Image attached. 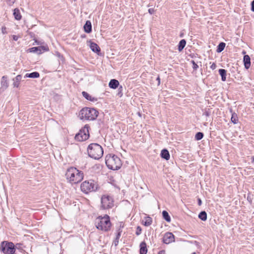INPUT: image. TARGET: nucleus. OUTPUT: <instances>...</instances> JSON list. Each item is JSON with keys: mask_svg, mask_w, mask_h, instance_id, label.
<instances>
[{"mask_svg": "<svg viewBox=\"0 0 254 254\" xmlns=\"http://www.w3.org/2000/svg\"><path fill=\"white\" fill-rule=\"evenodd\" d=\"M65 175L67 181L72 185L80 182L84 177V174L81 171L73 167L66 170Z\"/></svg>", "mask_w": 254, "mask_h": 254, "instance_id": "obj_1", "label": "nucleus"}, {"mask_svg": "<svg viewBox=\"0 0 254 254\" xmlns=\"http://www.w3.org/2000/svg\"><path fill=\"white\" fill-rule=\"evenodd\" d=\"M87 152L89 156L95 160L100 159L103 155V149L98 143H93L90 144L87 148Z\"/></svg>", "mask_w": 254, "mask_h": 254, "instance_id": "obj_2", "label": "nucleus"}, {"mask_svg": "<svg viewBox=\"0 0 254 254\" xmlns=\"http://www.w3.org/2000/svg\"><path fill=\"white\" fill-rule=\"evenodd\" d=\"M98 114V111L94 108L85 107L80 111L79 117L82 120L93 121L97 118Z\"/></svg>", "mask_w": 254, "mask_h": 254, "instance_id": "obj_3", "label": "nucleus"}, {"mask_svg": "<svg viewBox=\"0 0 254 254\" xmlns=\"http://www.w3.org/2000/svg\"><path fill=\"white\" fill-rule=\"evenodd\" d=\"M105 162L107 167L111 170H117L122 165L120 158L114 154H108L106 156Z\"/></svg>", "mask_w": 254, "mask_h": 254, "instance_id": "obj_4", "label": "nucleus"}, {"mask_svg": "<svg viewBox=\"0 0 254 254\" xmlns=\"http://www.w3.org/2000/svg\"><path fill=\"white\" fill-rule=\"evenodd\" d=\"M97 229L103 231H108L111 227L110 217L105 215L104 216L98 217L95 222Z\"/></svg>", "mask_w": 254, "mask_h": 254, "instance_id": "obj_5", "label": "nucleus"}, {"mask_svg": "<svg viewBox=\"0 0 254 254\" xmlns=\"http://www.w3.org/2000/svg\"><path fill=\"white\" fill-rule=\"evenodd\" d=\"M98 188L97 183L93 180L85 181L80 185L81 190L85 194L96 191Z\"/></svg>", "mask_w": 254, "mask_h": 254, "instance_id": "obj_6", "label": "nucleus"}, {"mask_svg": "<svg viewBox=\"0 0 254 254\" xmlns=\"http://www.w3.org/2000/svg\"><path fill=\"white\" fill-rule=\"evenodd\" d=\"M14 246L12 242L3 241L0 244V252L4 254H14Z\"/></svg>", "mask_w": 254, "mask_h": 254, "instance_id": "obj_7", "label": "nucleus"}, {"mask_svg": "<svg viewBox=\"0 0 254 254\" xmlns=\"http://www.w3.org/2000/svg\"><path fill=\"white\" fill-rule=\"evenodd\" d=\"M89 127L87 125L82 127L79 132L75 135V140L79 141L87 140L89 137Z\"/></svg>", "mask_w": 254, "mask_h": 254, "instance_id": "obj_8", "label": "nucleus"}, {"mask_svg": "<svg viewBox=\"0 0 254 254\" xmlns=\"http://www.w3.org/2000/svg\"><path fill=\"white\" fill-rule=\"evenodd\" d=\"M101 207L103 209H108L114 206V199L113 197L108 195H104L101 199Z\"/></svg>", "mask_w": 254, "mask_h": 254, "instance_id": "obj_9", "label": "nucleus"}, {"mask_svg": "<svg viewBox=\"0 0 254 254\" xmlns=\"http://www.w3.org/2000/svg\"><path fill=\"white\" fill-rule=\"evenodd\" d=\"M174 241L175 237L172 233L167 232L165 234L163 238V242L164 243L168 244Z\"/></svg>", "mask_w": 254, "mask_h": 254, "instance_id": "obj_10", "label": "nucleus"}, {"mask_svg": "<svg viewBox=\"0 0 254 254\" xmlns=\"http://www.w3.org/2000/svg\"><path fill=\"white\" fill-rule=\"evenodd\" d=\"M42 50L44 51H47L46 48L45 47L41 46L37 47H32L29 49L30 52L36 53L38 54L42 53Z\"/></svg>", "mask_w": 254, "mask_h": 254, "instance_id": "obj_11", "label": "nucleus"}, {"mask_svg": "<svg viewBox=\"0 0 254 254\" xmlns=\"http://www.w3.org/2000/svg\"><path fill=\"white\" fill-rule=\"evenodd\" d=\"M243 62L245 67L248 69L251 66V59L249 55H245L244 56Z\"/></svg>", "mask_w": 254, "mask_h": 254, "instance_id": "obj_12", "label": "nucleus"}, {"mask_svg": "<svg viewBox=\"0 0 254 254\" xmlns=\"http://www.w3.org/2000/svg\"><path fill=\"white\" fill-rule=\"evenodd\" d=\"M82 96L87 100L92 101V102H96L97 101V98L92 97L90 95H89L87 92L85 91H83L82 92Z\"/></svg>", "mask_w": 254, "mask_h": 254, "instance_id": "obj_13", "label": "nucleus"}, {"mask_svg": "<svg viewBox=\"0 0 254 254\" xmlns=\"http://www.w3.org/2000/svg\"><path fill=\"white\" fill-rule=\"evenodd\" d=\"M90 48L91 50L95 53H99L100 52V48L99 46L94 42H90Z\"/></svg>", "mask_w": 254, "mask_h": 254, "instance_id": "obj_14", "label": "nucleus"}, {"mask_svg": "<svg viewBox=\"0 0 254 254\" xmlns=\"http://www.w3.org/2000/svg\"><path fill=\"white\" fill-rule=\"evenodd\" d=\"M119 85V82L118 80L113 79L110 80L109 83V86L112 89H116Z\"/></svg>", "mask_w": 254, "mask_h": 254, "instance_id": "obj_15", "label": "nucleus"}, {"mask_svg": "<svg viewBox=\"0 0 254 254\" xmlns=\"http://www.w3.org/2000/svg\"><path fill=\"white\" fill-rule=\"evenodd\" d=\"M84 31L87 33H90L92 31V25L91 22L89 20L86 21L84 25Z\"/></svg>", "mask_w": 254, "mask_h": 254, "instance_id": "obj_16", "label": "nucleus"}, {"mask_svg": "<svg viewBox=\"0 0 254 254\" xmlns=\"http://www.w3.org/2000/svg\"><path fill=\"white\" fill-rule=\"evenodd\" d=\"M161 156L162 158L168 160L170 159V156L168 150L166 149H163L161 152Z\"/></svg>", "mask_w": 254, "mask_h": 254, "instance_id": "obj_17", "label": "nucleus"}, {"mask_svg": "<svg viewBox=\"0 0 254 254\" xmlns=\"http://www.w3.org/2000/svg\"><path fill=\"white\" fill-rule=\"evenodd\" d=\"M147 249L145 242H141L140 244V254H146Z\"/></svg>", "mask_w": 254, "mask_h": 254, "instance_id": "obj_18", "label": "nucleus"}, {"mask_svg": "<svg viewBox=\"0 0 254 254\" xmlns=\"http://www.w3.org/2000/svg\"><path fill=\"white\" fill-rule=\"evenodd\" d=\"M24 248V246H23V244L17 243L14 246V252H15L16 249H17L19 251V253H23L25 252V251L23 249Z\"/></svg>", "mask_w": 254, "mask_h": 254, "instance_id": "obj_19", "label": "nucleus"}, {"mask_svg": "<svg viewBox=\"0 0 254 254\" xmlns=\"http://www.w3.org/2000/svg\"><path fill=\"white\" fill-rule=\"evenodd\" d=\"M152 222V219L150 217L147 216L144 217V219L142 221L143 224L145 226H150Z\"/></svg>", "mask_w": 254, "mask_h": 254, "instance_id": "obj_20", "label": "nucleus"}, {"mask_svg": "<svg viewBox=\"0 0 254 254\" xmlns=\"http://www.w3.org/2000/svg\"><path fill=\"white\" fill-rule=\"evenodd\" d=\"M13 15L15 19L19 20L21 19V15L19 10L18 8H15L13 10Z\"/></svg>", "mask_w": 254, "mask_h": 254, "instance_id": "obj_21", "label": "nucleus"}, {"mask_svg": "<svg viewBox=\"0 0 254 254\" xmlns=\"http://www.w3.org/2000/svg\"><path fill=\"white\" fill-rule=\"evenodd\" d=\"M40 76V74L37 71H34L30 73H26L25 77L32 78H38Z\"/></svg>", "mask_w": 254, "mask_h": 254, "instance_id": "obj_22", "label": "nucleus"}, {"mask_svg": "<svg viewBox=\"0 0 254 254\" xmlns=\"http://www.w3.org/2000/svg\"><path fill=\"white\" fill-rule=\"evenodd\" d=\"M7 79V77L6 76H3L1 78V84L2 87H4L5 89L8 86Z\"/></svg>", "mask_w": 254, "mask_h": 254, "instance_id": "obj_23", "label": "nucleus"}, {"mask_svg": "<svg viewBox=\"0 0 254 254\" xmlns=\"http://www.w3.org/2000/svg\"><path fill=\"white\" fill-rule=\"evenodd\" d=\"M219 73L221 76V80L225 81L226 80V70L224 69H219Z\"/></svg>", "mask_w": 254, "mask_h": 254, "instance_id": "obj_24", "label": "nucleus"}, {"mask_svg": "<svg viewBox=\"0 0 254 254\" xmlns=\"http://www.w3.org/2000/svg\"><path fill=\"white\" fill-rule=\"evenodd\" d=\"M22 78V76L21 75H18L16 77L13 79V86L16 87H18L19 85V82Z\"/></svg>", "mask_w": 254, "mask_h": 254, "instance_id": "obj_25", "label": "nucleus"}, {"mask_svg": "<svg viewBox=\"0 0 254 254\" xmlns=\"http://www.w3.org/2000/svg\"><path fill=\"white\" fill-rule=\"evenodd\" d=\"M186 45V41L185 39L181 40L178 45L179 51H182Z\"/></svg>", "mask_w": 254, "mask_h": 254, "instance_id": "obj_26", "label": "nucleus"}, {"mask_svg": "<svg viewBox=\"0 0 254 254\" xmlns=\"http://www.w3.org/2000/svg\"><path fill=\"white\" fill-rule=\"evenodd\" d=\"M226 44L224 42H221L217 46L216 51L217 53H220L223 51L225 47Z\"/></svg>", "mask_w": 254, "mask_h": 254, "instance_id": "obj_27", "label": "nucleus"}, {"mask_svg": "<svg viewBox=\"0 0 254 254\" xmlns=\"http://www.w3.org/2000/svg\"><path fill=\"white\" fill-rule=\"evenodd\" d=\"M198 218L202 221H206L207 219V213L205 211H202L198 214Z\"/></svg>", "mask_w": 254, "mask_h": 254, "instance_id": "obj_28", "label": "nucleus"}, {"mask_svg": "<svg viewBox=\"0 0 254 254\" xmlns=\"http://www.w3.org/2000/svg\"><path fill=\"white\" fill-rule=\"evenodd\" d=\"M162 216L163 218L168 222L171 221V218L169 215V213L165 210L163 211Z\"/></svg>", "mask_w": 254, "mask_h": 254, "instance_id": "obj_29", "label": "nucleus"}, {"mask_svg": "<svg viewBox=\"0 0 254 254\" xmlns=\"http://www.w3.org/2000/svg\"><path fill=\"white\" fill-rule=\"evenodd\" d=\"M231 120L232 122L234 124H236L238 123V118L237 115L236 113H233L232 114Z\"/></svg>", "mask_w": 254, "mask_h": 254, "instance_id": "obj_30", "label": "nucleus"}, {"mask_svg": "<svg viewBox=\"0 0 254 254\" xmlns=\"http://www.w3.org/2000/svg\"><path fill=\"white\" fill-rule=\"evenodd\" d=\"M203 136H204V135L202 132H198L195 134V139L196 140H199L203 138Z\"/></svg>", "mask_w": 254, "mask_h": 254, "instance_id": "obj_31", "label": "nucleus"}, {"mask_svg": "<svg viewBox=\"0 0 254 254\" xmlns=\"http://www.w3.org/2000/svg\"><path fill=\"white\" fill-rule=\"evenodd\" d=\"M190 62L192 64V68L193 70H196L198 68V65L195 63V62L193 60L191 61Z\"/></svg>", "mask_w": 254, "mask_h": 254, "instance_id": "obj_32", "label": "nucleus"}, {"mask_svg": "<svg viewBox=\"0 0 254 254\" xmlns=\"http://www.w3.org/2000/svg\"><path fill=\"white\" fill-rule=\"evenodd\" d=\"M142 229L140 226H137L135 232V234L137 236L139 235L141 233Z\"/></svg>", "mask_w": 254, "mask_h": 254, "instance_id": "obj_33", "label": "nucleus"}, {"mask_svg": "<svg viewBox=\"0 0 254 254\" xmlns=\"http://www.w3.org/2000/svg\"><path fill=\"white\" fill-rule=\"evenodd\" d=\"M122 232V228L121 227H120L118 230V233L117 234V235H116V238H117V239H119L120 237H121V233Z\"/></svg>", "mask_w": 254, "mask_h": 254, "instance_id": "obj_34", "label": "nucleus"}, {"mask_svg": "<svg viewBox=\"0 0 254 254\" xmlns=\"http://www.w3.org/2000/svg\"><path fill=\"white\" fill-rule=\"evenodd\" d=\"M15 0H6L7 4L10 6L12 5L15 2Z\"/></svg>", "mask_w": 254, "mask_h": 254, "instance_id": "obj_35", "label": "nucleus"}, {"mask_svg": "<svg viewBox=\"0 0 254 254\" xmlns=\"http://www.w3.org/2000/svg\"><path fill=\"white\" fill-rule=\"evenodd\" d=\"M1 32L3 34H6L7 33L6 27L5 26H2L1 27Z\"/></svg>", "mask_w": 254, "mask_h": 254, "instance_id": "obj_36", "label": "nucleus"}, {"mask_svg": "<svg viewBox=\"0 0 254 254\" xmlns=\"http://www.w3.org/2000/svg\"><path fill=\"white\" fill-rule=\"evenodd\" d=\"M155 12V10L154 8H149L148 9V12L150 14H152L154 13Z\"/></svg>", "mask_w": 254, "mask_h": 254, "instance_id": "obj_37", "label": "nucleus"}, {"mask_svg": "<svg viewBox=\"0 0 254 254\" xmlns=\"http://www.w3.org/2000/svg\"><path fill=\"white\" fill-rule=\"evenodd\" d=\"M216 65L215 63H213L211 65H210V68L212 69V70H214L216 68Z\"/></svg>", "mask_w": 254, "mask_h": 254, "instance_id": "obj_38", "label": "nucleus"}, {"mask_svg": "<svg viewBox=\"0 0 254 254\" xmlns=\"http://www.w3.org/2000/svg\"><path fill=\"white\" fill-rule=\"evenodd\" d=\"M251 10L254 12V0L251 2Z\"/></svg>", "mask_w": 254, "mask_h": 254, "instance_id": "obj_39", "label": "nucleus"}, {"mask_svg": "<svg viewBox=\"0 0 254 254\" xmlns=\"http://www.w3.org/2000/svg\"><path fill=\"white\" fill-rule=\"evenodd\" d=\"M119 243V239H117V238H116L115 239V240L114 241V244L115 245V246H117Z\"/></svg>", "mask_w": 254, "mask_h": 254, "instance_id": "obj_40", "label": "nucleus"}, {"mask_svg": "<svg viewBox=\"0 0 254 254\" xmlns=\"http://www.w3.org/2000/svg\"><path fill=\"white\" fill-rule=\"evenodd\" d=\"M203 114L206 117H208L210 115V113L208 111H206Z\"/></svg>", "mask_w": 254, "mask_h": 254, "instance_id": "obj_41", "label": "nucleus"}, {"mask_svg": "<svg viewBox=\"0 0 254 254\" xmlns=\"http://www.w3.org/2000/svg\"><path fill=\"white\" fill-rule=\"evenodd\" d=\"M12 37H13V40H14V41H17L18 39V37L16 35H13Z\"/></svg>", "mask_w": 254, "mask_h": 254, "instance_id": "obj_42", "label": "nucleus"}, {"mask_svg": "<svg viewBox=\"0 0 254 254\" xmlns=\"http://www.w3.org/2000/svg\"><path fill=\"white\" fill-rule=\"evenodd\" d=\"M198 204L199 206H200L202 204V201H201V200L200 198L198 199Z\"/></svg>", "mask_w": 254, "mask_h": 254, "instance_id": "obj_43", "label": "nucleus"}, {"mask_svg": "<svg viewBox=\"0 0 254 254\" xmlns=\"http://www.w3.org/2000/svg\"><path fill=\"white\" fill-rule=\"evenodd\" d=\"M157 80L158 81V84H159L160 83V77L159 76H158L157 78Z\"/></svg>", "mask_w": 254, "mask_h": 254, "instance_id": "obj_44", "label": "nucleus"}, {"mask_svg": "<svg viewBox=\"0 0 254 254\" xmlns=\"http://www.w3.org/2000/svg\"><path fill=\"white\" fill-rule=\"evenodd\" d=\"M252 161L254 162V157H252Z\"/></svg>", "mask_w": 254, "mask_h": 254, "instance_id": "obj_45", "label": "nucleus"}, {"mask_svg": "<svg viewBox=\"0 0 254 254\" xmlns=\"http://www.w3.org/2000/svg\"><path fill=\"white\" fill-rule=\"evenodd\" d=\"M162 252V251H160L158 254H161V253Z\"/></svg>", "mask_w": 254, "mask_h": 254, "instance_id": "obj_46", "label": "nucleus"}, {"mask_svg": "<svg viewBox=\"0 0 254 254\" xmlns=\"http://www.w3.org/2000/svg\"><path fill=\"white\" fill-rule=\"evenodd\" d=\"M191 254H196V253L195 252H193Z\"/></svg>", "mask_w": 254, "mask_h": 254, "instance_id": "obj_47", "label": "nucleus"}]
</instances>
